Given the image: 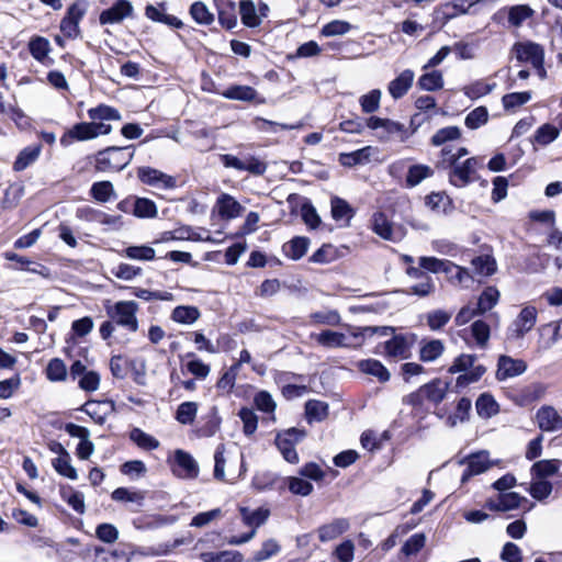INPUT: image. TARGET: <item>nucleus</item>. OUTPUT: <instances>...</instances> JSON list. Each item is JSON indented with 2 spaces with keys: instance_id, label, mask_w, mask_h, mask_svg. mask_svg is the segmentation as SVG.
I'll return each instance as SVG.
<instances>
[{
  "instance_id": "412c9836",
  "label": "nucleus",
  "mask_w": 562,
  "mask_h": 562,
  "mask_svg": "<svg viewBox=\"0 0 562 562\" xmlns=\"http://www.w3.org/2000/svg\"><path fill=\"white\" fill-rule=\"evenodd\" d=\"M414 78L415 74L413 70L405 69L404 71H402L395 79L390 81L387 86V91L391 94V97L395 100L404 97L411 89Z\"/></svg>"
},
{
  "instance_id": "0e129e2a",
  "label": "nucleus",
  "mask_w": 562,
  "mask_h": 562,
  "mask_svg": "<svg viewBox=\"0 0 562 562\" xmlns=\"http://www.w3.org/2000/svg\"><path fill=\"white\" fill-rule=\"evenodd\" d=\"M381 90L373 89L367 94H363L359 99L361 110L363 113H373L380 108Z\"/></svg>"
},
{
  "instance_id": "7c9ffc66",
  "label": "nucleus",
  "mask_w": 562,
  "mask_h": 562,
  "mask_svg": "<svg viewBox=\"0 0 562 562\" xmlns=\"http://www.w3.org/2000/svg\"><path fill=\"white\" fill-rule=\"evenodd\" d=\"M223 95L231 100H239V101H256L259 103L263 102V99H258L257 91L249 86H232L226 89Z\"/></svg>"
},
{
  "instance_id": "f8f14e48",
  "label": "nucleus",
  "mask_w": 562,
  "mask_h": 562,
  "mask_svg": "<svg viewBox=\"0 0 562 562\" xmlns=\"http://www.w3.org/2000/svg\"><path fill=\"white\" fill-rule=\"evenodd\" d=\"M372 229L381 238L393 243L401 241L405 232L401 226H395L384 213H375L372 217Z\"/></svg>"
},
{
  "instance_id": "9d476101",
  "label": "nucleus",
  "mask_w": 562,
  "mask_h": 562,
  "mask_svg": "<svg viewBox=\"0 0 562 562\" xmlns=\"http://www.w3.org/2000/svg\"><path fill=\"white\" fill-rule=\"evenodd\" d=\"M137 177L144 184L157 189L169 190L177 186L175 177L148 166L139 167L137 169Z\"/></svg>"
},
{
  "instance_id": "7ed1b4c3",
  "label": "nucleus",
  "mask_w": 562,
  "mask_h": 562,
  "mask_svg": "<svg viewBox=\"0 0 562 562\" xmlns=\"http://www.w3.org/2000/svg\"><path fill=\"white\" fill-rule=\"evenodd\" d=\"M133 146H112L99 150L95 155V170L100 172H119L130 165L134 157Z\"/></svg>"
},
{
  "instance_id": "4d7b16f0",
  "label": "nucleus",
  "mask_w": 562,
  "mask_h": 562,
  "mask_svg": "<svg viewBox=\"0 0 562 562\" xmlns=\"http://www.w3.org/2000/svg\"><path fill=\"white\" fill-rule=\"evenodd\" d=\"M419 266L424 270L430 271L432 273L438 272H447L449 268H452V262L445 259H438L435 257H420L419 258Z\"/></svg>"
},
{
  "instance_id": "bf43d9fd",
  "label": "nucleus",
  "mask_w": 562,
  "mask_h": 562,
  "mask_svg": "<svg viewBox=\"0 0 562 562\" xmlns=\"http://www.w3.org/2000/svg\"><path fill=\"white\" fill-rule=\"evenodd\" d=\"M531 99L529 91L512 92L502 98L503 106L507 111H514L517 108L526 104Z\"/></svg>"
},
{
  "instance_id": "8fccbe9b",
  "label": "nucleus",
  "mask_w": 562,
  "mask_h": 562,
  "mask_svg": "<svg viewBox=\"0 0 562 562\" xmlns=\"http://www.w3.org/2000/svg\"><path fill=\"white\" fill-rule=\"evenodd\" d=\"M29 49L34 59L43 61L50 50L49 42L42 36H34L29 43Z\"/></svg>"
},
{
  "instance_id": "c03bdc74",
  "label": "nucleus",
  "mask_w": 562,
  "mask_h": 562,
  "mask_svg": "<svg viewBox=\"0 0 562 562\" xmlns=\"http://www.w3.org/2000/svg\"><path fill=\"white\" fill-rule=\"evenodd\" d=\"M92 198L101 203L109 202L115 196L114 187L110 181L94 182L90 189Z\"/></svg>"
},
{
  "instance_id": "f257e3e1",
  "label": "nucleus",
  "mask_w": 562,
  "mask_h": 562,
  "mask_svg": "<svg viewBox=\"0 0 562 562\" xmlns=\"http://www.w3.org/2000/svg\"><path fill=\"white\" fill-rule=\"evenodd\" d=\"M469 154L465 147L456 149L448 145L440 150V158L437 167L449 169V182L456 188H464L479 179L477 170L482 168V160L477 157H470L463 161L460 159Z\"/></svg>"
},
{
  "instance_id": "c9c22d12",
  "label": "nucleus",
  "mask_w": 562,
  "mask_h": 562,
  "mask_svg": "<svg viewBox=\"0 0 562 562\" xmlns=\"http://www.w3.org/2000/svg\"><path fill=\"white\" fill-rule=\"evenodd\" d=\"M561 463L558 459L540 460L531 467V474L538 479L552 476L559 471Z\"/></svg>"
},
{
  "instance_id": "a18cd8bd",
  "label": "nucleus",
  "mask_w": 562,
  "mask_h": 562,
  "mask_svg": "<svg viewBox=\"0 0 562 562\" xmlns=\"http://www.w3.org/2000/svg\"><path fill=\"white\" fill-rule=\"evenodd\" d=\"M308 244V238L295 237L284 245V251L289 258L297 260L306 254Z\"/></svg>"
},
{
  "instance_id": "f704fd0d",
  "label": "nucleus",
  "mask_w": 562,
  "mask_h": 562,
  "mask_svg": "<svg viewBox=\"0 0 562 562\" xmlns=\"http://www.w3.org/2000/svg\"><path fill=\"white\" fill-rule=\"evenodd\" d=\"M155 255V249L147 245L130 246L120 252L122 257L138 261H150Z\"/></svg>"
},
{
  "instance_id": "e433bc0d",
  "label": "nucleus",
  "mask_w": 562,
  "mask_h": 562,
  "mask_svg": "<svg viewBox=\"0 0 562 562\" xmlns=\"http://www.w3.org/2000/svg\"><path fill=\"white\" fill-rule=\"evenodd\" d=\"M132 213L139 218H154L157 216L158 210L154 201L147 198H137L134 201Z\"/></svg>"
},
{
  "instance_id": "79ce46f5",
  "label": "nucleus",
  "mask_w": 562,
  "mask_h": 562,
  "mask_svg": "<svg viewBox=\"0 0 562 562\" xmlns=\"http://www.w3.org/2000/svg\"><path fill=\"white\" fill-rule=\"evenodd\" d=\"M499 291L494 286H487L479 297L477 312L484 314L492 310L498 302Z\"/></svg>"
},
{
  "instance_id": "1a4fd4ad",
  "label": "nucleus",
  "mask_w": 562,
  "mask_h": 562,
  "mask_svg": "<svg viewBox=\"0 0 562 562\" xmlns=\"http://www.w3.org/2000/svg\"><path fill=\"white\" fill-rule=\"evenodd\" d=\"M537 322V310L533 306L524 307L507 331V338L510 340L521 339L530 331Z\"/></svg>"
},
{
  "instance_id": "39448f33",
  "label": "nucleus",
  "mask_w": 562,
  "mask_h": 562,
  "mask_svg": "<svg viewBox=\"0 0 562 562\" xmlns=\"http://www.w3.org/2000/svg\"><path fill=\"white\" fill-rule=\"evenodd\" d=\"M513 53L519 63L530 64L541 79L547 77V70L543 67L544 50L539 44L532 42L516 43L513 46Z\"/></svg>"
},
{
  "instance_id": "5fc2aeb1",
  "label": "nucleus",
  "mask_w": 562,
  "mask_h": 562,
  "mask_svg": "<svg viewBox=\"0 0 562 562\" xmlns=\"http://www.w3.org/2000/svg\"><path fill=\"white\" fill-rule=\"evenodd\" d=\"M53 467L58 474L65 477L70 480L78 479L77 470L70 463L69 452H65V456L54 459Z\"/></svg>"
},
{
  "instance_id": "473e14b6",
  "label": "nucleus",
  "mask_w": 562,
  "mask_h": 562,
  "mask_svg": "<svg viewBox=\"0 0 562 562\" xmlns=\"http://www.w3.org/2000/svg\"><path fill=\"white\" fill-rule=\"evenodd\" d=\"M239 14L243 24L247 27H257L261 24V18L257 14L255 3L251 0H240Z\"/></svg>"
},
{
  "instance_id": "4c0bfd02",
  "label": "nucleus",
  "mask_w": 562,
  "mask_h": 562,
  "mask_svg": "<svg viewBox=\"0 0 562 562\" xmlns=\"http://www.w3.org/2000/svg\"><path fill=\"white\" fill-rule=\"evenodd\" d=\"M305 415L308 423L322 422L328 415V405L322 401L310 400L305 404Z\"/></svg>"
},
{
  "instance_id": "37998d69",
  "label": "nucleus",
  "mask_w": 562,
  "mask_h": 562,
  "mask_svg": "<svg viewBox=\"0 0 562 562\" xmlns=\"http://www.w3.org/2000/svg\"><path fill=\"white\" fill-rule=\"evenodd\" d=\"M203 562H243V554L238 551L203 552L200 554Z\"/></svg>"
},
{
  "instance_id": "72a5a7b5",
  "label": "nucleus",
  "mask_w": 562,
  "mask_h": 562,
  "mask_svg": "<svg viewBox=\"0 0 562 562\" xmlns=\"http://www.w3.org/2000/svg\"><path fill=\"white\" fill-rule=\"evenodd\" d=\"M426 205L438 213L448 214L452 210V201L445 192H432L426 196Z\"/></svg>"
},
{
  "instance_id": "a19ab883",
  "label": "nucleus",
  "mask_w": 562,
  "mask_h": 562,
  "mask_svg": "<svg viewBox=\"0 0 562 562\" xmlns=\"http://www.w3.org/2000/svg\"><path fill=\"white\" fill-rule=\"evenodd\" d=\"M112 499L122 503H133L137 506H142L145 499L144 492L132 491L126 487H117L112 492Z\"/></svg>"
},
{
  "instance_id": "09e8293b",
  "label": "nucleus",
  "mask_w": 562,
  "mask_h": 562,
  "mask_svg": "<svg viewBox=\"0 0 562 562\" xmlns=\"http://www.w3.org/2000/svg\"><path fill=\"white\" fill-rule=\"evenodd\" d=\"M331 215L335 221H345L347 224L353 216V210L351 206L340 198L331 199Z\"/></svg>"
},
{
  "instance_id": "b1692460",
  "label": "nucleus",
  "mask_w": 562,
  "mask_h": 562,
  "mask_svg": "<svg viewBox=\"0 0 562 562\" xmlns=\"http://www.w3.org/2000/svg\"><path fill=\"white\" fill-rule=\"evenodd\" d=\"M385 355L387 357L406 359L409 356L411 342L403 335H397L385 341Z\"/></svg>"
},
{
  "instance_id": "bb28decb",
  "label": "nucleus",
  "mask_w": 562,
  "mask_h": 562,
  "mask_svg": "<svg viewBox=\"0 0 562 562\" xmlns=\"http://www.w3.org/2000/svg\"><path fill=\"white\" fill-rule=\"evenodd\" d=\"M201 316V312L196 306L193 305H179L171 312L170 318L175 323L182 325H192Z\"/></svg>"
},
{
  "instance_id": "6ab92c4d",
  "label": "nucleus",
  "mask_w": 562,
  "mask_h": 562,
  "mask_svg": "<svg viewBox=\"0 0 562 562\" xmlns=\"http://www.w3.org/2000/svg\"><path fill=\"white\" fill-rule=\"evenodd\" d=\"M91 122H81L75 124L71 128H69L61 137L60 144L64 147L70 146L74 142H83L95 138V134H93Z\"/></svg>"
},
{
  "instance_id": "603ef678",
  "label": "nucleus",
  "mask_w": 562,
  "mask_h": 562,
  "mask_svg": "<svg viewBox=\"0 0 562 562\" xmlns=\"http://www.w3.org/2000/svg\"><path fill=\"white\" fill-rule=\"evenodd\" d=\"M46 376L52 382H61L67 378V368L59 358L52 359L46 367Z\"/></svg>"
},
{
  "instance_id": "4468645a",
  "label": "nucleus",
  "mask_w": 562,
  "mask_h": 562,
  "mask_svg": "<svg viewBox=\"0 0 562 562\" xmlns=\"http://www.w3.org/2000/svg\"><path fill=\"white\" fill-rule=\"evenodd\" d=\"M173 473L181 479H194L199 474V467L191 454L183 450L175 452Z\"/></svg>"
},
{
  "instance_id": "2f4dec72",
  "label": "nucleus",
  "mask_w": 562,
  "mask_h": 562,
  "mask_svg": "<svg viewBox=\"0 0 562 562\" xmlns=\"http://www.w3.org/2000/svg\"><path fill=\"white\" fill-rule=\"evenodd\" d=\"M434 176V170L427 165H412L407 169L405 183L407 188H414L425 179Z\"/></svg>"
},
{
  "instance_id": "c85d7f7f",
  "label": "nucleus",
  "mask_w": 562,
  "mask_h": 562,
  "mask_svg": "<svg viewBox=\"0 0 562 562\" xmlns=\"http://www.w3.org/2000/svg\"><path fill=\"white\" fill-rule=\"evenodd\" d=\"M41 151H42L41 144H34V145H30V146L25 147L18 155V157L13 164V169L15 171H23L24 169H26L29 166H31L32 164H34L37 160V158L41 155Z\"/></svg>"
},
{
  "instance_id": "58836bf2",
  "label": "nucleus",
  "mask_w": 562,
  "mask_h": 562,
  "mask_svg": "<svg viewBox=\"0 0 562 562\" xmlns=\"http://www.w3.org/2000/svg\"><path fill=\"white\" fill-rule=\"evenodd\" d=\"M130 439L144 450H155L160 445L154 436L143 431L140 428H133L130 432Z\"/></svg>"
},
{
  "instance_id": "ddd939ff",
  "label": "nucleus",
  "mask_w": 562,
  "mask_h": 562,
  "mask_svg": "<svg viewBox=\"0 0 562 562\" xmlns=\"http://www.w3.org/2000/svg\"><path fill=\"white\" fill-rule=\"evenodd\" d=\"M527 370V363L521 359H514L509 356H501L497 362L496 379L505 381L522 374Z\"/></svg>"
},
{
  "instance_id": "49530a36",
  "label": "nucleus",
  "mask_w": 562,
  "mask_h": 562,
  "mask_svg": "<svg viewBox=\"0 0 562 562\" xmlns=\"http://www.w3.org/2000/svg\"><path fill=\"white\" fill-rule=\"evenodd\" d=\"M190 15L192 19L201 25H210L214 21V15L210 12L206 4L202 1H195L190 7Z\"/></svg>"
},
{
  "instance_id": "ea45409f",
  "label": "nucleus",
  "mask_w": 562,
  "mask_h": 562,
  "mask_svg": "<svg viewBox=\"0 0 562 562\" xmlns=\"http://www.w3.org/2000/svg\"><path fill=\"white\" fill-rule=\"evenodd\" d=\"M477 415L483 418H490L498 412V405L490 394H481L475 403Z\"/></svg>"
},
{
  "instance_id": "393cba45",
  "label": "nucleus",
  "mask_w": 562,
  "mask_h": 562,
  "mask_svg": "<svg viewBox=\"0 0 562 562\" xmlns=\"http://www.w3.org/2000/svg\"><path fill=\"white\" fill-rule=\"evenodd\" d=\"M114 405L111 402L88 401L83 411L99 425L105 423L108 415L113 412Z\"/></svg>"
},
{
  "instance_id": "cd10ccee",
  "label": "nucleus",
  "mask_w": 562,
  "mask_h": 562,
  "mask_svg": "<svg viewBox=\"0 0 562 562\" xmlns=\"http://www.w3.org/2000/svg\"><path fill=\"white\" fill-rule=\"evenodd\" d=\"M357 367L362 373L375 376L380 382H386L390 380V372L379 360H360L357 363Z\"/></svg>"
},
{
  "instance_id": "680f3d73",
  "label": "nucleus",
  "mask_w": 562,
  "mask_h": 562,
  "mask_svg": "<svg viewBox=\"0 0 562 562\" xmlns=\"http://www.w3.org/2000/svg\"><path fill=\"white\" fill-rule=\"evenodd\" d=\"M426 544L425 533H414L403 544L401 552L405 557L416 555Z\"/></svg>"
},
{
  "instance_id": "13d9d810",
  "label": "nucleus",
  "mask_w": 562,
  "mask_h": 562,
  "mask_svg": "<svg viewBox=\"0 0 562 562\" xmlns=\"http://www.w3.org/2000/svg\"><path fill=\"white\" fill-rule=\"evenodd\" d=\"M461 137V131L457 126H447L438 130L431 137L434 146H441L447 142L456 140Z\"/></svg>"
},
{
  "instance_id": "338daca9",
  "label": "nucleus",
  "mask_w": 562,
  "mask_h": 562,
  "mask_svg": "<svg viewBox=\"0 0 562 562\" xmlns=\"http://www.w3.org/2000/svg\"><path fill=\"white\" fill-rule=\"evenodd\" d=\"M560 135V130L551 124L541 125L536 134L535 142L538 144L546 146L555 140Z\"/></svg>"
},
{
  "instance_id": "c756f323",
  "label": "nucleus",
  "mask_w": 562,
  "mask_h": 562,
  "mask_svg": "<svg viewBox=\"0 0 562 562\" xmlns=\"http://www.w3.org/2000/svg\"><path fill=\"white\" fill-rule=\"evenodd\" d=\"M373 150L371 146H366L351 153H342L339 155V162L346 167L367 164L370 161Z\"/></svg>"
},
{
  "instance_id": "f03ea898",
  "label": "nucleus",
  "mask_w": 562,
  "mask_h": 562,
  "mask_svg": "<svg viewBox=\"0 0 562 562\" xmlns=\"http://www.w3.org/2000/svg\"><path fill=\"white\" fill-rule=\"evenodd\" d=\"M387 327H353L348 326V334L335 331V330H323L318 334H312L311 338L314 339L319 346L335 349V348H360L367 337L373 336L375 333L381 330L382 335H386Z\"/></svg>"
},
{
  "instance_id": "69168bd1",
  "label": "nucleus",
  "mask_w": 562,
  "mask_h": 562,
  "mask_svg": "<svg viewBox=\"0 0 562 562\" xmlns=\"http://www.w3.org/2000/svg\"><path fill=\"white\" fill-rule=\"evenodd\" d=\"M495 86V83H487L482 80H479L464 87L463 92L468 98L476 100L492 92Z\"/></svg>"
},
{
  "instance_id": "2eb2a0df",
  "label": "nucleus",
  "mask_w": 562,
  "mask_h": 562,
  "mask_svg": "<svg viewBox=\"0 0 562 562\" xmlns=\"http://www.w3.org/2000/svg\"><path fill=\"white\" fill-rule=\"evenodd\" d=\"M536 420L542 431L554 432L562 429V417L552 406H542L537 411Z\"/></svg>"
},
{
  "instance_id": "a878e982",
  "label": "nucleus",
  "mask_w": 562,
  "mask_h": 562,
  "mask_svg": "<svg viewBox=\"0 0 562 562\" xmlns=\"http://www.w3.org/2000/svg\"><path fill=\"white\" fill-rule=\"evenodd\" d=\"M448 391V383L440 379H435L429 383L422 386V392L425 394L426 401L438 405L443 401Z\"/></svg>"
},
{
  "instance_id": "864d4df0",
  "label": "nucleus",
  "mask_w": 562,
  "mask_h": 562,
  "mask_svg": "<svg viewBox=\"0 0 562 562\" xmlns=\"http://www.w3.org/2000/svg\"><path fill=\"white\" fill-rule=\"evenodd\" d=\"M310 318L311 322L316 325L338 326L341 322L339 313L335 310L312 313Z\"/></svg>"
},
{
  "instance_id": "4be33fe9",
  "label": "nucleus",
  "mask_w": 562,
  "mask_h": 562,
  "mask_svg": "<svg viewBox=\"0 0 562 562\" xmlns=\"http://www.w3.org/2000/svg\"><path fill=\"white\" fill-rule=\"evenodd\" d=\"M218 214L222 218L232 220L241 214L244 207L238 201L227 193H222L216 201Z\"/></svg>"
},
{
  "instance_id": "dca6fc26",
  "label": "nucleus",
  "mask_w": 562,
  "mask_h": 562,
  "mask_svg": "<svg viewBox=\"0 0 562 562\" xmlns=\"http://www.w3.org/2000/svg\"><path fill=\"white\" fill-rule=\"evenodd\" d=\"M467 468L461 476V482H467L471 476L487 471L492 465L487 451L473 453L467 459Z\"/></svg>"
},
{
  "instance_id": "423d86ee",
  "label": "nucleus",
  "mask_w": 562,
  "mask_h": 562,
  "mask_svg": "<svg viewBox=\"0 0 562 562\" xmlns=\"http://www.w3.org/2000/svg\"><path fill=\"white\" fill-rule=\"evenodd\" d=\"M243 521L245 525L252 527L251 531L245 533L240 537L234 536L228 539V544L239 546L250 541L256 536V529L262 526L270 516V510L268 508H257L255 510H249L247 507L239 508Z\"/></svg>"
},
{
  "instance_id": "6e6d98bb",
  "label": "nucleus",
  "mask_w": 562,
  "mask_h": 562,
  "mask_svg": "<svg viewBox=\"0 0 562 562\" xmlns=\"http://www.w3.org/2000/svg\"><path fill=\"white\" fill-rule=\"evenodd\" d=\"M451 316L452 314L450 312L443 310H435L427 313L426 323L431 330L437 331L449 323Z\"/></svg>"
},
{
  "instance_id": "5701e85b",
  "label": "nucleus",
  "mask_w": 562,
  "mask_h": 562,
  "mask_svg": "<svg viewBox=\"0 0 562 562\" xmlns=\"http://www.w3.org/2000/svg\"><path fill=\"white\" fill-rule=\"evenodd\" d=\"M349 528V521L345 518H337L329 524L318 528V538L322 542L331 541L346 532Z\"/></svg>"
},
{
  "instance_id": "f3484780",
  "label": "nucleus",
  "mask_w": 562,
  "mask_h": 562,
  "mask_svg": "<svg viewBox=\"0 0 562 562\" xmlns=\"http://www.w3.org/2000/svg\"><path fill=\"white\" fill-rule=\"evenodd\" d=\"M133 7L127 0H119L111 8L100 14L101 24H115L122 22L125 18L132 15Z\"/></svg>"
},
{
  "instance_id": "a211bd4d",
  "label": "nucleus",
  "mask_w": 562,
  "mask_h": 562,
  "mask_svg": "<svg viewBox=\"0 0 562 562\" xmlns=\"http://www.w3.org/2000/svg\"><path fill=\"white\" fill-rule=\"evenodd\" d=\"M522 501L525 497L518 493H501L497 497L487 499L485 506L493 512H509L518 508Z\"/></svg>"
},
{
  "instance_id": "052dcab7",
  "label": "nucleus",
  "mask_w": 562,
  "mask_h": 562,
  "mask_svg": "<svg viewBox=\"0 0 562 562\" xmlns=\"http://www.w3.org/2000/svg\"><path fill=\"white\" fill-rule=\"evenodd\" d=\"M198 412L195 402H183L178 406L176 419L183 425H190L194 422Z\"/></svg>"
},
{
  "instance_id": "3c124183",
  "label": "nucleus",
  "mask_w": 562,
  "mask_h": 562,
  "mask_svg": "<svg viewBox=\"0 0 562 562\" xmlns=\"http://www.w3.org/2000/svg\"><path fill=\"white\" fill-rule=\"evenodd\" d=\"M418 87L425 91H436L443 87V77L440 71L434 70L424 74L418 79Z\"/></svg>"
},
{
  "instance_id": "20e7f679",
  "label": "nucleus",
  "mask_w": 562,
  "mask_h": 562,
  "mask_svg": "<svg viewBox=\"0 0 562 562\" xmlns=\"http://www.w3.org/2000/svg\"><path fill=\"white\" fill-rule=\"evenodd\" d=\"M138 310L139 305L135 301H119L114 304L105 305V312L109 318L130 333L138 330Z\"/></svg>"
},
{
  "instance_id": "e2e57ef3",
  "label": "nucleus",
  "mask_w": 562,
  "mask_h": 562,
  "mask_svg": "<svg viewBox=\"0 0 562 562\" xmlns=\"http://www.w3.org/2000/svg\"><path fill=\"white\" fill-rule=\"evenodd\" d=\"M276 445L280 452L282 453L283 458L290 462V463H297L299 462V456L295 450V445H293V440L286 437H278L276 438Z\"/></svg>"
},
{
  "instance_id": "9b49d317",
  "label": "nucleus",
  "mask_w": 562,
  "mask_h": 562,
  "mask_svg": "<svg viewBox=\"0 0 562 562\" xmlns=\"http://www.w3.org/2000/svg\"><path fill=\"white\" fill-rule=\"evenodd\" d=\"M221 159L226 168H234L239 171H248L255 176H262L267 170L266 162L254 156H248L244 159H240L234 155L226 154L223 155Z\"/></svg>"
},
{
  "instance_id": "aec40b11",
  "label": "nucleus",
  "mask_w": 562,
  "mask_h": 562,
  "mask_svg": "<svg viewBox=\"0 0 562 562\" xmlns=\"http://www.w3.org/2000/svg\"><path fill=\"white\" fill-rule=\"evenodd\" d=\"M446 346L442 340L424 338L419 342V359L423 362H434L442 356Z\"/></svg>"
},
{
  "instance_id": "0eeeda50",
  "label": "nucleus",
  "mask_w": 562,
  "mask_h": 562,
  "mask_svg": "<svg viewBox=\"0 0 562 562\" xmlns=\"http://www.w3.org/2000/svg\"><path fill=\"white\" fill-rule=\"evenodd\" d=\"M89 117L92 120L91 125L95 137L106 135L112 131V126L104 121H120L121 114L114 108L108 105H99L88 111Z\"/></svg>"
},
{
  "instance_id": "de8ad7c7",
  "label": "nucleus",
  "mask_w": 562,
  "mask_h": 562,
  "mask_svg": "<svg viewBox=\"0 0 562 562\" xmlns=\"http://www.w3.org/2000/svg\"><path fill=\"white\" fill-rule=\"evenodd\" d=\"M471 401L467 397L460 398L457 404V409L453 415L448 416L446 424L449 427L457 426L458 423H463L469 419L470 411H471Z\"/></svg>"
},
{
  "instance_id": "774afa93",
  "label": "nucleus",
  "mask_w": 562,
  "mask_h": 562,
  "mask_svg": "<svg viewBox=\"0 0 562 562\" xmlns=\"http://www.w3.org/2000/svg\"><path fill=\"white\" fill-rule=\"evenodd\" d=\"M474 270L481 276H492L496 271V262L491 256H479L472 260Z\"/></svg>"
},
{
  "instance_id": "6e6552de",
  "label": "nucleus",
  "mask_w": 562,
  "mask_h": 562,
  "mask_svg": "<svg viewBox=\"0 0 562 562\" xmlns=\"http://www.w3.org/2000/svg\"><path fill=\"white\" fill-rule=\"evenodd\" d=\"M87 11V3L83 0L75 1L68 9L65 18L60 22V31L68 38H75L79 35V22Z\"/></svg>"
}]
</instances>
